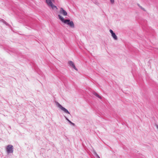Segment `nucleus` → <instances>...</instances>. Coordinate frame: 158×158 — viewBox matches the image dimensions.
<instances>
[{"mask_svg": "<svg viewBox=\"0 0 158 158\" xmlns=\"http://www.w3.org/2000/svg\"><path fill=\"white\" fill-rule=\"evenodd\" d=\"M58 16L60 19L65 24L69 25L72 28L74 27V24L73 21H70L69 19H64V18L60 15H59Z\"/></svg>", "mask_w": 158, "mask_h": 158, "instance_id": "obj_1", "label": "nucleus"}, {"mask_svg": "<svg viewBox=\"0 0 158 158\" xmlns=\"http://www.w3.org/2000/svg\"><path fill=\"white\" fill-rule=\"evenodd\" d=\"M138 6H139V7L141 9H142V10H143L144 11H145V9L143 8L141 6H140L139 5V4H138Z\"/></svg>", "mask_w": 158, "mask_h": 158, "instance_id": "obj_10", "label": "nucleus"}, {"mask_svg": "<svg viewBox=\"0 0 158 158\" xmlns=\"http://www.w3.org/2000/svg\"><path fill=\"white\" fill-rule=\"evenodd\" d=\"M110 2L111 3H112V4H113L114 3V0H110Z\"/></svg>", "mask_w": 158, "mask_h": 158, "instance_id": "obj_11", "label": "nucleus"}, {"mask_svg": "<svg viewBox=\"0 0 158 158\" xmlns=\"http://www.w3.org/2000/svg\"><path fill=\"white\" fill-rule=\"evenodd\" d=\"M54 0H46V2L47 5L49 7H51L52 9H57V7L54 5L52 2H54Z\"/></svg>", "mask_w": 158, "mask_h": 158, "instance_id": "obj_3", "label": "nucleus"}, {"mask_svg": "<svg viewBox=\"0 0 158 158\" xmlns=\"http://www.w3.org/2000/svg\"><path fill=\"white\" fill-rule=\"evenodd\" d=\"M97 156L98 158H100L99 156L97 154Z\"/></svg>", "mask_w": 158, "mask_h": 158, "instance_id": "obj_13", "label": "nucleus"}, {"mask_svg": "<svg viewBox=\"0 0 158 158\" xmlns=\"http://www.w3.org/2000/svg\"><path fill=\"white\" fill-rule=\"evenodd\" d=\"M94 95L96 96L98 98L100 99H101L102 97L101 96H99L97 93L96 92H94Z\"/></svg>", "mask_w": 158, "mask_h": 158, "instance_id": "obj_8", "label": "nucleus"}, {"mask_svg": "<svg viewBox=\"0 0 158 158\" xmlns=\"http://www.w3.org/2000/svg\"><path fill=\"white\" fill-rule=\"evenodd\" d=\"M60 13L64 16H67V13L62 8H61L60 10Z\"/></svg>", "mask_w": 158, "mask_h": 158, "instance_id": "obj_5", "label": "nucleus"}, {"mask_svg": "<svg viewBox=\"0 0 158 158\" xmlns=\"http://www.w3.org/2000/svg\"><path fill=\"white\" fill-rule=\"evenodd\" d=\"M65 119L72 125L74 126L75 125L74 123L70 121L66 117H65Z\"/></svg>", "mask_w": 158, "mask_h": 158, "instance_id": "obj_9", "label": "nucleus"}, {"mask_svg": "<svg viewBox=\"0 0 158 158\" xmlns=\"http://www.w3.org/2000/svg\"><path fill=\"white\" fill-rule=\"evenodd\" d=\"M111 35L113 39L115 40H117L118 39V37L114 33L113 34Z\"/></svg>", "mask_w": 158, "mask_h": 158, "instance_id": "obj_7", "label": "nucleus"}, {"mask_svg": "<svg viewBox=\"0 0 158 158\" xmlns=\"http://www.w3.org/2000/svg\"><path fill=\"white\" fill-rule=\"evenodd\" d=\"M56 106L63 111L65 113L70 114V113L68 110L65 108L63 107L59 103L57 102H56Z\"/></svg>", "mask_w": 158, "mask_h": 158, "instance_id": "obj_4", "label": "nucleus"}, {"mask_svg": "<svg viewBox=\"0 0 158 158\" xmlns=\"http://www.w3.org/2000/svg\"><path fill=\"white\" fill-rule=\"evenodd\" d=\"M110 32L111 33V35L114 33V32H113V31L112 30H111V29H110Z\"/></svg>", "mask_w": 158, "mask_h": 158, "instance_id": "obj_12", "label": "nucleus"}, {"mask_svg": "<svg viewBox=\"0 0 158 158\" xmlns=\"http://www.w3.org/2000/svg\"><path fill=\"white\" fill-rule=\"evenodd\" d=\"M4 23H5L7 25V24L6 23V22L5 21V22H4Z\"/></svg>", "mask_w": 158, "mask_h": 158, "instance_id": "obj_14", "label": "nucleus"}, {"mask_svg": "<svg viewBox=\"0 0 158 158\" xmlns=\"http://www.w3.org/2000/svg\"><path fill=\"white\" fill-rule=\"evenodd\" d=\"M69 64L71 67L73 68L75 70H77V69L75 67V65L73 61H69Z\"/></svg>", "mask_w": 158, "mask_h": 158, "instance_id": "obj_6", "label": "nucleus"}, {"mask_svg": "<svg viewBox=\"0 0 158 158\" xmlns=\"http://www.w3.org/2000/svg\"><path fill=\"white\" fill-rule=\"evenodd\" d=\"M6 150L7 154L12 153L14 151L13 146L11 144L8 145L6 146Z\"/></svg>", "mask_w": 158, "mask_h": 158, "instance_id": "obj_2", "label": "nucleus"}]
</instances>
